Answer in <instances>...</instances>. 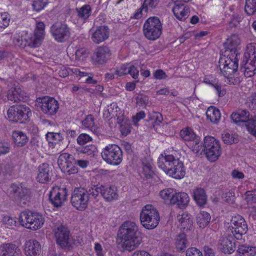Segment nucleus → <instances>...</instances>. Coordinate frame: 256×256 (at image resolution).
<instances>
[{"label": "nucleus", "instance_id": "obj_1", "mask_svg": "<svg viewBox=\"0 0 256 256\" xmlns=\"http://www.w3.org/2000/svg\"><path fill=\"white\" fill-rule=\"evenodd\" d=\"M118 234L122 242V248L129 252L135 250L142 241V234L136 223L124 222L120 226Z\"/></svg>", "mask_w": 256, "mask_h": 256}, {"label": "nucleus", "instance_id": "obj_2", "mask_svg": "<svg viewBox=\"0 0 256 256\" xmlns=\"http://www.w3.org/2000/svg\"><path fill=\"white\" fill-rule=\"evenodd\" d=\"M18 221L20 224L26 228L36 230L42 226L44 218L40 213L24 210L20 213Z\"/></svg>", "mask_w": 256, "mask_h": 256}, {"label": "nucleus", "instance_id": "obj_3", "mask_svg": "<svg viewBox=\"0 0 256 256\" xmlns=\"http://www.w3.org/2000/svg\"><path fill=\"white\" fill-rule=\"evenodd\" d=\"M9 197L22 207L28 206L31 200L30 190L21 186L12 184L8 190Z\"/></svg>", "mask_w": 256, "mask_h": 256}, {"label": "nucleus", "instance_id": "obj_4", "mask_svg": "<svg viewBox=\"0 0 256 256\" xmlns=\"http://www.w3.org/2000/svg\"><path fill=\"white\" fill-rule=\"evenodd\" d=\"M92 192V187L88 190L81 188H75L70 198L72 206L79 210H85L89 200L94 199Z\"/></svg>", "mask_w": 256, "mask_h": 256}, {"label": "nucleus", "instance_id": "obj_5", "mask_svg": "<svg viewBox=\"0 0 256 256\" xmlns=\"http://www.w3.org/2000/svg\"><path fill=\"white\" fill-rule=\"evenodd\" d=\"M140 220L145 228L148 230L154 229L158 225L160 221L158 211L152 205L147 204L140 212Z\"/></svg>", "mask_w": 256, "mask_h": 256}, {"label": "nucleus", "instance_id": "obj_6", "mask_svg": "<svg viewBox=\"0 0 256 256\" xmlns=\"http://www.w3.org/2000/svg\"><path fill=\"white\" fill-rule=\"evenodd\" d=\"M238 55L228 54L227 56H221L219 60L220 73L228 79H232V76L238 68Z\"/></svg>", "mask_w": 256, "mask_h": 256}, {"label": "nucleus", "instance_id": "obj_7", "mask_svg": "<svg viewBox=\"0 0 256 256\" xmlns=\"http://www.w3.org/2000/svg\"><path fill=\"white\" fill-rule=\"evenodd\" d=\"M8 118L10 120L26 124L29 120L31 115L30 108L25 104H18L10 106L8 110Z\"/></svg>", "mask_w": 256, "mask_h": 256}, {"label": "nucleus", "instance_id": "obj_8", "mask_svg": "<svg viewBox=\"0 0 256 256\" xmlns=\"http://www.w3.org/2000/svg\"><path fill=\"white\" fill-rule=\"evenodd\" d=\"M54 236L56 244L65 250H70L78 243L70 236L68 228L62 224L55 229Z\"/></svg>", "mask_w": 256, "mask_h": 256}, {"label": "nucleus", "instance_id": "obj_9", "mask_svg": "<svg viewBox=\"0 0 256 256\" xmlns=\"http://www.w3.org/2000/svg\"><path fill=\"white\" fill-rule=\"evenodd\" d=\"M101 156L103 160L110 165L118 166L122 160V150L120 146L115 144H109L104 148L101 152Z\"/></svg>", "mask_w": 256, "mask_h": 256}, {"label": "nucleus", "instance_id": "obj_10", "mask_svg": "<svg viewBox=\"0 0 256 256\" xmlns=\"http://www.w3.org/2000/svg\"><path fill=\"white\" fill-rule=\"evenodd\" d=\"M162 25L158 18L152 16L148 18L143 26L144 36L148 40H154L162 34Z\"/></svg>", "mask_w": 256, "mask_h": 256}, {"label": "nucleus", "instance_id": "obj_11", "mask_svg": "<svg viewBox=\"0 0 256 256\" xmlns=\"http://www.w3.org/2000/svg\"><path fill=\"white\" fill-rule=\"evenodd\" d=\"M205 152L207 158L211 162L216 160L222 154L220 142L212 136L205 137Z\"/></svg>", "mask_w": 256, "mask_h": 256}, {"label": "nucleus", "instance_id": "obj_12", "mask_svg": "<svg viewBox=\"0 0 256 256\" xmlns=\"http://www.w3.org/2000/svg\"><path fill=\"white\" fill-rule=\"evenodd\" d=\"M50 32L54 39L58 42L66 41L70 36V28L62 22L54 23L50 27Z\"/></svg>", "mask_w": 256, "mask_h": 256}, {"label": "nucleus", "instance_id": "obj_13", "mask_svg": "<svg viewBox=\"0 0 256 256\" xmlns=\"http://www.w3.org/2000/svg\"><path fill=\"white\" fill-rule=\"evenodd\" d=\"M92 188L93 190L92 194L94 199H96L100 194L107 202H112L118 198V194L116 189L114 186L94 185Z\"/></svg>", "mask_w": 256, "mask_h": 256}, {"label": "nucleus", "instance_id": "obj_14", "mask_svg": "<svg viewBox=\"0 0 256 256\" xmlns=\"http://www.w3.org/2000/svg\"><path fill=\"white\" fill-rule=\"evenodd\" d=\"M37 102L42 112L47 115H54L59 108L58 102L52 97L47 96L39 98Z\"/></svg>", "mask_w": 256, "mask_h": 256}, {"label": "nucleus", "instance_id": "obj_15", "mask_svg": "<svg viewBox=\"0 0 256 256\" xmlns=\"http://www.w3.org/2000/svg\"><path fill=\"white\" fill-rule=\"evenodd\" d=\"M232 232L237 240H241L242 236L248 231V225L244 219L240 216L233 217L230 220Z\"/></svg>", "mask_w": 256, "mask_h": 256}, {"label": "nucleus", "instance_id": "obj_16", "mask_svg": "<svg viewBox=\"0 0 256 256\" xmlns=\"http://www.w3.org/2000/svg\"><path fill=\"white\" fill-rule=\"evenodd\" d=\"M67 198L68 190L66 188L54 187L50 192L49 199L54 207L62 206Z\"/></svg>", "mask_w": 256, "mask_h": 256}, {"label": "nucleus", "instance_id": "obj_17", "mask_svg": "<svg viewBox=\"0 0 256 256\" xmlns=\"http://www.w3.org/2000/svg\"><path fill=\"white\" fill-rule=\"evenodd\" d=\"M44 28L45 25L43 22H40L36 24L34 34L26 40L28 46L34 48L40 46L44 36Z\"/></svg>", "mask_w": 256, "mask_h": 256}, {"label": "nucleus", "instance_id": "obj_18", "mask_svg": "<svg viewBox=\"0 0 256 256\" xmlns=\"http://www.w3.org/2000/svg\"><path fill=\"white\" fill-rule=\"evenodd\" d=\"M112 52L108 47L98 46L95 50L92 60L94 64H104L110 58Z\"/></svg>", "mask_w": 256, "mask_h": 256}, {"label": "nucleus", "instance_id": "obj_19", "mask_svg": "<svg viewBox=\"0 0 256 256\" xmlns=\"http://www.w3.org/2000/svg\"><path fill=\"white\" fill-rule=\"evenodd\" d=\"M51 176L50 167L48 164L42 163L38 166L36 177V180L38 182L42 184L46 183L50 180Z\"/></svg>", "mask_w": 256, "mask_h": 256}, {"label": "nucleus", "instance_id": "obj_20", "mask_svg": "<svg viewBox=\"0 0 256 256\" xmlns=\"http://www.w3.org/2000/svg\"><path fill=\"white\" fill-rule=\"evenodd\" d=\"M110 34L108 27L106 26H98L93 32L92 36V40L94 43L99 44L108 38Z\"/></svg>", "mask_w": 256, "mask_h": 256}, {"label": "nucleus", "instance_id": "obj_21", "mask_svg": "<svg viewBox=\"0 0 256 256\" xmlns=\"http://www.w3.org/2000/svg\"><path fill=\"white\" fill-rule=\"evenodd\" d=\"M7 97L8 100L17 102L26 101L27 100L26 94L20 87L12 88L8 90Z\"/></svg>", "mask_w": 256, "mask_h": 256}, {"label": "nucleus", "instance_id": "obj_22", "mask_svg": "<svg viewBox=\"0 0 256 256\" xmlns=\"http://www.w3.org/2000/svg\"><path fill=\"white\" fill-rule=\"evenodd\" d=\"M172 166L170 169L168 174L176 179H181L183 178L186 174L184 164L178 158L174 160Z\"/></svg>", "mask_w": 256, "mask_h": 256}, {"label": "nucleus", "instance_id": "obj_23", "mask_svg": "<svg viewBox=\"0 0 256 256\" xmlns=\"http://www.w3.org/2000/svg\"><path fill=\"white\" fill-rule=\"evenodd\" d=\"M243 64L250 62V64H256V43L247 45L246 52L243 57Z\"/></svg>", "mask_w": 256, "mask_h": 256}, {"label": "nucleus", "instance_id": "obj_24", "mask_svg": "<svg viewBox=\"0 0 256 256\" xmlns=\"http://www.w3.org/2000/svg\"><path fill=\"white\" fill-rule=\"evenodd\" d=\"M172 12L177 19L180 20H185L190 12L189 7L184 3H175L172 8Z\"/></svg>", "mask_w": 256, "mask_h": 256}, {"label": "nucleus", "instance_id": "obj_25", "mask_svg": "<svg viewBox=\"0 0 256 256\" xmlns=\"http://www.w3.org/2000/svg\"><path fill=\"white\" fill-rule=\"evenodd\" d=\"M159 2L160 0H144L140 8L134 13V18L136 19L140 18L142 16L143 11L146 13L152 12L157 7Z\"/></svg>", "mask_w": 256, "mask_h": 256}, {"label": "nucleus", "instance_id": "obj_26", "mask_svg": "<svg viewBox=\"0 0 256 256\" xmlns=\"http://www.w3.org/2000/svg\"><path fill=\"white\" fill-rule=\"evenodd\" d=\"M176 159L172 155L168 154L164 156L161 154L158 160V166L168 174L170 169L172 166V164Z\"/></svg>", "mask_w": 256, "mask_h": 256}, {"label": "nucleus", "instance_id": "obj_27", "mask_svg": "<svg viewBox=\"0 0 256 256\" xmlns=\"http://www.w3.org/2000/svg\"><path fill=\"white\" fill-rule=\"evenodd\" d=\"M240 44V40L238 36L232 35L230 38H228L224 43V46L226 49V52H229L230 54H237V47Z\"/></svg>", "mask_w": 256, "mask_h": 256}, {"label": "nucleus", "instance_id": "obj_28", "mask_svg": "<svg viewBox=\"0 0 256 256\" xmlns=\"http://www.w3.org/2000/svg\"><path fill=\"white\" fill-rule=\"evenodd\" d=\"M24 246L25 254L28 256H36L40 252V244L36 240H29L26 242Z\"/></svg>", "mask_w": 256, "mask_h": 256}, {"label": "nucleus", "instance_id": "obj_29", "mask_svg": "<svg viewBox=\"0 0 256 256\" xmlns=\"http://www.w3.org/2000/svg\"><path fill=\"white\" fill-rule=\"evenodd\" d=\"M232 237H222L218 240V248L225 254H232L235 250L234 242H232Z\"/></svg>", "mask_w": 256, "mask_h": 256}, {"label": "nucleus", "instance_id": "obj_30", "mask_svg": "<svg viewBox=\"0 0 256 256\" xmlns=\"http://www.w3.org/2000/svg\"><path fill=\"white\" fill-rule=\"evenodd\" d=\"M12 138L14 146L22 147L24 146L28 141V138L26 134L22 132L15 130L13 132Z\"/></svg>", "mask_w": 256, "mask_h": 256}, {"label": "nucleus", "instance_id": "obj_31", "mask_svg": "<svg viewBox=\"0 0 256 256\" xmlns=\"http://www.w3.org/2000/svg\"><path fill=\"white\" fill-rule=\"evenodd\" d=\"M193 198L197 204L203 206L207 202V196L202 188H197L193 190Z\"/></svg>", "mask_w": 256, "mask_h": 256}, {"label": "nucleus", "instance_id": "obj_32", "mask_svg": "<svg viewBox=\"0 0 256 256\" xmlns=\"http://www.w3.org/2000/svg\"><path fill=\"white\" fill-rule=\"evenodd\" d=\"M189 146L194 153L197 154L199 153L200 155L204 154L205 138L203 141H200V137L198 136L194 140L190 142Z\"/></svg>", "mask_w": 256, "mask_h": 256}, {"label": "nucleus", "instance_id": "obj_33", "mask_svg": "<svg viewBox=\"0 0 256 256\" xmlns=\"http://www.w3.org/2000/svg\"><path fill=\"white\" fill-rule=\"evenodd\" d=\"M176 194V192L173 188H166L161 190L160 192V196L164 200L165 203L168 204H174L175 196Z\"/></svg>", "mask_w": 256, "mask_h": 256}, {"label": "nucleus", "instance_id": "obj_34", "mask_svg": "<svg viewBox=\"0 0 256 256\" xmlns=\"http://www.w3.org/2000/svg\"><path fill=\"white\" fill-rule=\"evenodd\" d=\"M17 246L12 244H5L0 246V256H16Z\"/></svg>", "mask_w": 256, "mask_h": 256}, {"label": "nucleus", "instance_id": "obj_35", "mask_svg": "<svg viewBox=\"0 0 256 256\" xmlns=\"http://www.w3.org/2000/svg\"><path fill=\"white\" fill-rule=\"evenodd\" d=\"M76 159L72 154L63 153L60 154L58 158V162L62 169L68 166L70 163H76Z\"/></svg>", "mask_w": 256, "mask_h": 256}, {"label": "nucleus", "instance_id": "obj_36", "mask_svg": "<svg viewBox=\"0 0 256 256\" xmlns=\"http://www.w3.org/2000/svg\"><path fill=\"white\" fill-rule=\"evenodd\" d=\"M207 118L210 120L212 122L217 124L220 118V110L214 106H211L209 107L206 112Z\"/></svg>", "mask_w": 256, "mask_h": 256}, {"label": "nucleus", "instance_id": "obj_37", "mask_svg": "<svg viewBox=\"0 0 256 256\" xmlns=\"http://www.w3.org/2000/svg\"><path fill=\"white\" fill-rule=\"evenodd\" d=\"M210 220V214L206 212H200L196 217V221L200 228H205Z\"/></svg>", "mask_w": 256, "mask_h": 256}, {"label": "nucleus", "instance_id": "obj_38", "mask_svg": "<svg viewBox=\"0 0 256 256\" xmlns=\"http://www.w3.org/2000/svg\"><path fill=\"white\" fill-rule=\"evenodd\" d=\"M174 204H177L178 207L182 208L186 206L189 202V196L186 192H177L175 196Z\"/></svg>", "mask_w": 256, "mask_h": 256}, {"label": "nucleus", "instance_id": "obj_39", "mask_svg": "<svg viewBox=\"0 0 256 256\" xmlns=\"http://www.w3.org/2000/svg\"><path fill=\"white\" fill-rule=\"evenodd\" d=\"M176 249L180 252L185 250L188 246L186 234L182 233L177 236L176 238Z\"/></svg>", "mask_w": 256, "mask_h": 256}, {"label": "nucleus", "instance_id": "obj_40", "mask_svg": "<svg viewBox=\"0 0 256 256\" xmlns=\"http://www.w3.org/2000/svg\"><path fill=\"white\" fill-rule=\"evenodd\" d=\"M240 256H253L256 254V246H240L237 250Z\"/></svg>", "mask_w": 256, "mask_h": 256}, {"label": "nucleus", "instance_id": "obj_41", "mask_svg": "<svg viewBox=\"0 0 256 256\" xmlns=\"http://www.w3.org/2000/svg\"><path fill=\"white\" fill-rule=\"evenodd\" d=\"M180 216L178 220L180 223V228L190 230L192 225V221L190 216L188 214H184Z\"/></svg>", "mask_w": 256, "mask_h": 256}, {"label": "nucleus", "instance_id": "obj_42", "mask_svg": "<svg viewBox=\"0 0 256 256\" xmlns=\"http://www.w3.org/2000/svg\"><path fill=\"white\" fill-rule=\"evenodd\" d=\"M76 10L80 18L86 20L90 16L92 10L90 5L86 4L79 9L76 8Z\"/></svg>", "mask_w": 256, "mask_h": 256}, {"label": "nucleus", "instance_id": "obj_43", "mask_svg": "<svg viewBox=\"0 0 256 256\" xmlns=\"http://www.w3.org/2000/svg\"><path fill=\"white\" fill-rule=\"evenodd\" d=\"M46 138L48 142L52 144H56L64 138L60 133L54 132H48L46 134Z\"/></svg>", "mask_w": 256, "mask_h": 256}, {"label": "nucleus", "instance_id": "obj_44", "mask_svg": "<svg viewBox=\"0 0 256 256\" xmlns=\"http://www.w3.org/2000/svg\"><path fill=\"white\" fill-rule=\"evenodd\" d=\"M245 12L249 16L256 13V0H246Z\"/></svg>", "mask_w": 256, "mask_h": 256}, {"label": "nucleus", "instance_id": "obj_45", "mask_svg": "<svg viewBox=\"0 0 256 256\" xmlns=\"http://www.w3.org/2000/svg\"><path fill=\"white\" fill-rule=\"evenodd\" d=\"M245 104L249 110L253 111L255 115L256 113V93L252 94L247 98Z\"/></svg>", "mask_w": 256, "mask_h": 256}, {"label": "nucleus", "instance_id": "obj_46", "mask_svg": "<svg viewBox=\"0 0 256 256\" xmlns=\"http://www.w3.org/2000/svg\"><path fill=\"white\" fill-rule=\"evenodd\" d=\"M119 109L116 103L113 102L110 106H108L106 110H104L103 114V116L104 118H108L111 116H117V114L114 115V113L118 112V110Z\"/></svg>", "mask_w": 256, "mask_h": 256}, {"label": "nucleus", "instance_id": "obj_47", "mask_svg": "<svg viewBox=\"0 0 256 256\" xmlns=\"http://www.w3.org/2000/svg\"><path fill=\"white\" fill-rule=\"evenodd\" d=\"M180 136L182 139L186 141L192 142L198 136L190 128H187L180 132Z\"/></svg>", "mask_w": 256, "mask_h": 256}, {"label": "nucleus", "instance_id": "obj_48", "mask_svg": "<svg viewBox=\"0 0 256 256\" xmlns=\"http://www.w3.org/2000/svg\"><path fill=\"white\" fill-rule=\"evenodd\" d=\"M241 66L245 68L244 74L246 77H251L255 74L256 67L254 64H250V62L246 64H243V60H242Z\"/></svg>", "mask_w": 256, "mask_h": 256}, {"label": "nucleus", "instance_id": "obj_49", "mask_svg": "<svg viewBox=\"0 0 256 256\" xmlns=\"http://www.w3.org/2000/svg\"><path fill=\"white\" fill-rule=\"evenodd\" d=\"M77 150L80 153L85 154L87 155H94V153L96 151V148L93 144H90L80 147Z\"/></svg>", "mask_w": 256, "mask_h": 256}, {"label": "nucleus", "instance_id": "obj_50", "mask_svg": "<svg viewBox=\"0 0 256 256\" xmlns=\"http://www.w3.org/2000/svg\"><path fill=\"white\" fill-rule=\"evenodd\" d=\"M245 126L248 131L256 138V118L254 120H248Z\"/></svg>", "mask_w": 256, "mask_h": 256}, {"label": "nucleus", "instance_id": "obj_51", "mask_svg": "<svg viewBox=\"0 0 256 256\" xmlns=\"http://www.w3.org/2000/svg\"><path fill=\"white\" fill-rule=\"evenodd\" d=\"M224 142L226 144H232L237 143L238 140L237 137H236L233 134H230L228 133H226L222 136Z\"/></svg>", "mask_w": 256, "mask_h": 256}, {"label": "nucleus", "instance_id": "obj_52", "mask_svg": "<svg viewBox=\"0 0 256 256\" xmlns=\"http://www.w3.org/2000/svg\"><path fill=\"white\" fill-rule=\"evenodd\" d=\"M10 18L6 12L0 14V28H4L9 25Z\"/></svg>", "mask_w": 256, "mask_h": 256}, {"label": "nucleus", "instance_id": "obj_53", "mask_svg": "<svg viewBox=\"0 0 256 256\" xmlns=\"http://www.w3.org/2000/svg\"><path fill=\"white\" fill-rule=\"evenodd\" d=\"M48 3V0H34L32 4L34 10L36 12H39L43 9Z\"/></svg>", "mask_w": 256, "mask_h": 256}, {"label": "nucleus", "instance_id": "obj_54", "mask_svg": "<svg viewBox=\"0 0 256 256\" xmlns=\"http://www.w3.org/2000/svg\"><path fill=\"white\" fill-rule=\"evenodd\" d=\"M76 165V163H70L62 170L69 175L76 174L78 172V168Z\"/></svg>", "mask_w": 256, "mask_h": 256}, {"label": "nucleus", "instance_id": "obj_55", "mask_svg": "<svg viewBox=\"0 0 256 256\" xmlns=\"http://www.w3.org/2000/svg\"><path fill=\"white\" fill-rule=\"evenodd\" d=\"M235 194L234 191L230 190L222 194L224 200L228 204H233L234 202Z\"/></svg>", "mask_w": 256, "mask_h": 256}, {"label": "nucleus", "instance_id": "obj_56", "mask_svg": "<svg viewBox=\"0 0 256 256\" xmlns=\"http://www.w3.org/2000/svg\"><path fill=\"white\" fill-rule=\"evenodd\" d=\"M92 140V138L86 134H82L77 138V142L80 146L84 145Z\"/></svg>", "mask_w": 256, "mask_h": 256}, {"label": "nucleus", "instance_id": "obj_57", "mask_svg": "<svg viewBox=\"0 0 256 256\" xmlns=\"http://www.w3.org/2000/svg\"><path fill=\"white\" fill-rule=\"evenodd\" d=\"M12 171V168L8 164H0V175L4 176L10 174Z\"/></svg>", "mask_w": 256, "mask_h": 256}, {"label": "nucleus", "instance_id": "obj_58", "mask_svg": "<svg viewBox=\"0 0 256 256\" xmlns=\"http://www.w3.org/2000/svg\"><path fill=\"white\" fill-rule=\"evenodd\" d=\"M130 66V64L122 65L119 70H116L115 71V74L120 76L128 74V71Z\"/></svg>", "mask_w": 256, "mask_h": 256}, {"label": "nucleus", "instance_id": "obj_59", "mask_svg": "<svg viewBox=\"0 0 256 256\" xmlns=\"http://www.w3.org/2000/svg\"><path fill=\"white\" fill-rule=\"evenodd\" d=\"M94 120L92 116L89 114L82 121V124L86 128H90L94 124Z\"/></svg>", "mask_w": 256, "mask_h": 256}, {"label": "nucleus", "instance_id": "obj_60", "mask_svg": "<svg viewBox=\"0 0 256 256\" xmlns=\"http://www.w3.org/2000/svg\"><path fill=\"white\" fill-rule=\"evenodd\" d=\"M186 256H202V252L196 248H190L186 251Z\"/></svg>", "mask_w": 256, "mask_h": 256}, {"label": "nucleus", "instance_id": "obj_61", "mask_svg": "<svg viewBox=\"0 0 256 256\" xmlns=\"http://www.w3.org/2000/svg\"><path fill=\"white\" fill-rule=\"evenodd\" d=\"M10 144L6 142H0V156L8 154L10 152Z\"/></svg>", "mask_w": 256, "mask_h": 256}, {"label": "nucleus", "instance_id": "obj_62", "mask_svg": "<svg viewBox=\"0 0 256 256\" xmlns=\"http://www.w3.org/2000/svg\"><path fill=\"white\" fill-rule=\"evenodd\" d=\"M246 200L248 203L256 202V194L254 193V191H247L245 193Z\"/></svg>", "mask_w": 256, "mask_h": 256}, {"label": "nucleus", "instance_id": "obj_63", "mask_svg": "<svg viewBox=\"0 0 256 256\" xmlns=\"http://www.w3.org/2000/svg\"><path fill=\"white\" fill-rule=\"evenodd\" d=\"M143 171L144 174L147 176H151L153 174L152 166L150 163L143 164Z\"/></svg>", "mask_w": 256, "mask_h": 256}, {"label": "nucleus", "instance_id": "obj_64", "mask_svg": "<svg viewBox=\"0 0 256 256\" xmlns=\"http://www.w3.org/2000/svg\"><path fill=\"white\" fill-rule=\"evenodd\" d=\"M154 77L156 79L162 80L166 78L167 76L165 72L162 70H156L154 74Z\"/></svg>", "mask_w": 256, "mask_h": 256}]
</instances>
